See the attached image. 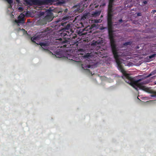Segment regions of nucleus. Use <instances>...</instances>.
Instances as JSON below:
<instances>
[{
  "label": "nucleus",
  "mask_w": 156,
  "mask_h": 156,
  "mask_svg": "<svg viewBox=\"0 0 156 156\" xmlns=\"http://www.w3.org/2000/svg\"><path fill=\"white\" fill-rule=\"evenodd\" d=\"M67 23L66 22L63 23L60 20L55 21L52 23L55 27H60L61 25L64 27L58 31L59 36L62 37H59L56 40L55 42L58 43L60 44L59 47L60 48H69V45L68 44H69V41L68 40L75 38L76 37V35L73 36V34L74 31L73 28H72L73 24Z\"/></svg>",
  "instance_id": "obj_1"
},
{
  "label": "nucleus",
  "mask_w": 156,
  "mask_h": 156,
  "mask_svg": "<svg viewBox=\"0 0 156 156\" xmlns=\"http://www.w3.org/2000/svg\"><path fill=\"white\" fill-rule=\"evenodd\" d=\"M108 30L109 38L110 40V44L112 52L117 63V66H118L123 63V60L120 58V55L118 54L117 45L115 43L113 34V29H109Z\"/></svg>",
  "instance_id": "obj_2"
},
{
  "label": "nucleus",
  "mask_w": 156,
  "mask_h": 156,
  "mask_svg": "<svg viewBox=\"0 0 156 156\" xmlns=\"http://www.w3.org/2000/svg\"><path fill=\"white\" fill-rule=\"evenodd\" d=\"M108 30L109 38L110 40V44L112 52L117 63V66H118L123 63V60L120 58V55L118 54L117 45L115 43L113 34V29H109Z\"/></svg>",
  "instance_id": "obj_3"
},
{
  "label": "nucleus",
  "mask_w": 156,
  "mask_h": 156,
  "mask_svg": "<svg viewBox=\"0 0 156 156\" xmlns=\"http://www.w3.org/2000/svg\"><path fill=\"white\" fill-rule=\"evenodd\" d=\"M117 67L119 70L122 73L123 76H122V78L125 81L136 90H138V87L139 88V85L140 84V83L139 82L142 80V79L135 80L133 78L130 76L129 74L125 72L122 64L117 66Z\"/></svg>",
  "instance_id": "obj_4"
},
{
  "label": "nucleus",
  "mask_w": 156,
  "mask_h": 156,
  "mask_svg": "<svg viewBox=\"0 0 156 156\" xmlns=\"http://www.w3.org/2000/svg\"><path fill=\"white\" fill-rule=\"evenodd\" d=\"M53 19L52 14L51 13H50L44 18L39 20L38 21V23L41 25H45L47 24V22L51 21Z\"/></svg>",
  "instance_id": "obj_5"
},
{
  "label": "nucleus",
  "mask_w": 156,
  "mask_h": 156,
  "mask_svg": "<svg viewBox=\"0 0 156 156\" xmlns=\"http://www.w3.org/2000/svg\"><path fill=\"white\" fill-rule=\"evenodd\" d=\"M143 84L140 83V84H139V88L144 91H146L147 92H149L150 93L152 94L151 95V97H156V92L154 91L153 90H151L149 88L146 87L145 86L143 85Z\"/></svg>",
  "instance_id": "obj_6"
},
{
  "label": "nucleus",
  "mask_w": 156,
  "mask_h": 156,
  "mask_svg": "<svg viewBox=\"0 0 156 156\" xmlns=\"http://www.w3.org/2000/svg\"><path fill=\"white\" fill-rule=\"evenodd\" d=\"M18 20H15V22L18 24H23L25 23L24 17L22 16H19L18 17Z\"/></svg>",
  "instance_id": "obj_7"
},
{
  "label": "nucleus",
  "mask_w": 156,
  "mask_h": 156,
  "mask_svg": "<svg viewBox=\"0 0 156 156\" xmlns=\"http://www.w3.org/2000/svg\"><path fill=\"white\" fill-rule=\"evenodd\" d=\"M108 29H113L112 19H107Z\"/></svg>",
  "instance_id": "obj_8"
},
{
  "label": "nucleus",
  "mask_w": 156,
  "mask_h": 156,
  "mask_svg": "<svg viewBox=\"0 0 156 156\" xmlns=\"http://www.w3.org/2000/svg\"><path fill=\"white\" fill-rule=\"evenodd\" d=\"M51 30V28L48 27L45 29H44L41 31V32L43 33L47 32V33L48 34L50 32L49 31Z\"/></svg>",
  "instance_id": "obj_9"
},
{
  "label": "nucleus",
  "mask_w": 156,
  "mask_h": 156,
  "mask_svg": "<svg viewBox=\"0 0 156 156\" xmlns=\"http://www.w3.org/2000/svg\"><path fill=\"white\" fill-rule=\"evenodd\" d=\"M39 1L38 0H25V2L28 4H30V2H32L35 3L37 4V2H39Z\"/></svg>",
  "instance_id": "obj_10"
},
{
  "label": "nucleus",
  "mask_w": 156,
  "mask_h": 156,
  "mask_svg": "<svg viewBox=\"0 0 156 156\" xmlns=\"http://www.w3.org/2000/svg\"><path fill=\"white\" fill-rule=\"evenodd\" d=\"M39 45L41 46L43 48H47V47L48 46V44L47 43H40L39 44Z\"/></svg>",
  "instance_id": "obj_11"
},
{
  "label": "nucleus",
  "mask_w": 156,
  "mask_h": 156,
  "mask_svg": "<svg viewBox=\"0 0 156 156\" xmlns=\"http://www.w3.org/2000/svg\"><path fill=\"white\" fill-rule=\"evenodd\" d=\"M98 6L99 5H98L96 4H92L90 5V6L91 9H93L94 8H98Z\"/></svg>",
  "instance_id": "obj_12"
},
{
  "label": "nucleus",
  "mask_w": 156,
  "mask_h": 156,
  "mask_svg": "<svg viewBox=\"0 0 156 156\" xmlns=\"http://www.w3.org/2000/svg\"><path fill=\"white\" fill-rule=\"evenodd\" d=\"M112 13H108L107 19H112Z\"/></svg>",
  "instance_id": "obj_13"
},
{
  "label": "nucleus",
  "mask_w": 156,
  "mask_h": 156,
  "mask_svg": "<svg viewBox=\"0 0 156 156\" xmlns=\"http://www.w3.org/2000/svg\"><path fill=\"white\" fill-rule=\"evenodd\" d=\"M38 38L37 36L36 37H33L31 38V40L32 42H35L34 41L38 40Z\"/></svg>",
  "instance_id": "obj_14"
},
{
  "label": "nucleus",
  "mask_w": 156,
  "mask_h": 156,
  "mask_svg": "<svg viewBox=\"0 0 156 156\" xmlns=\"http://www.w3.org/2000/svg\"><path fill=\"white\" fill-rule=\"evenodd\" d=\"M113 12L112 8H108V13H112Z\"/></svg>",
  "instance_id": "obj_15"
},
{
  "label": "nucleus",
  "mask_w": 156,
  "mask_h": 156,
  "mask_svg": "<svg viewBox=\"0 0 156 156\" xmlns=\"http://www.w3.org/2000/svg\"><path fill=\"white\" fill-rule=\"evenodd\" d=\"M131 44V42H125L123 44V45L124 46H126L129 45Z\"/></svg>",
  "instance_id": "obj_16"
},
{
  "label": "nucleus",
  "mask_w": 156,
  "mask_h": 156,
  "mask_svg": "<svg viewBox=\"0 0 156 156\" xmlns=\"http://www.w3.org/2000/svg\"><path fill=\"white\" fill-rule=\"evenodd\" d=\"M156 55V54H153L149 56V58L150 59L152 58H153L155 57Z\"/></svg>",
  "instance_id": "obj_17"
},
{
  "label": "nucleus",
  "mask_w": 156,
  "mask_h": 156,
  "mask_svg": "<svg viewBox=\"0 0 156 156\" xmlns=\"http://www.w3.org/2000/svg\"><path fill=\"white\" fill-rule=\"evenodd\" d=\"M113 3H110L109 2V5H108V8H112Z\"/></svg>",
  "instance_id": "obj_18"
},
{
  "label": "nucleus",
  "mask_w": 156,
  "mask_h": 156,
  "mask_svg": "<svg viewBox=\"0 0 156 156\" xmlns=\"http://www.w3.org/2000/svg\"><path fill=\"white\" fill-rule=\"evenodd\" d=\"M9 4H11L13 3L12 0H6Z\"/></svg>",
  "instance_id": "obj_19"
},
{
  "label": "nucleus",
  "mask_w": 156,
  "mask_h": 156,
  "mask_svg": "<svg viewBox=\"0 0 156 156\" xmlns=\"http://www.w3.org/2000/svg\"><path fill=\"white\" fill-rule=\"evenodd\" d=\"M18 9L21 11H22L23 10V8L22 7H20L18 8Z\"/></svg>",
  "instance_id": "obj_20"
},
{
  "label": "nucleus",
  "mask_w": 156,
  "mask_h": 156,
  "mask_svg": "<svg viewBox=\"0 0 156 156\" xmlns=\"http://www.w3.org/2000/svg\"><path fill=\"white\" fill-rule=\"evenodd\" d=\"M100 13V12H95L94 13V14L96 15H99Z\"/></svg>",
  "instance_id": "obj_21"
},
{
  "label": "nucleus",
  "mask_w": 156,
  "mask_h": 156,
  "mask_svg": "<svg viewBox=\"0 0 156 156\" xmlns=\"http://www.w3.org/2000/svg\"><path fill=\"white\" fill-rule=\"evenodd\" d=\"M114 1V0H109V2L113 3Z\"/></svg>",
  "instance_id": "obj_22"
},
{
  "label": "nucleus",
  "mask_w": 156,
  "mask_h": 156,
  "mask_svg": "<svg viewBox=\"0 0 156 156\" xmlns=\"http://www.w3.org/2000/svg\"><path fill=\"white\" fill-rule=\"evenodd\" d=\"M143 2L144 3V4H146L147 3V1H143Z\"/></svg>",
  "instance_id": "obj_23"
},
{
  "label": "nucleus",
  "mask_w": 156,
  "mask_h": 156,
  "mask_svg": "<svg viewBox=\"0 0 156 156\" xmlns=\"http://www.w3.org/2000/svg\"><path fill=\"white\" fill-rule=\"evenodd\" d=\"M122 21H123L121 19L119 20V23L121 22H122Z\"/></svg>",
  "instance_id": "obj_24"
},
{
  "label": "nucleus",
  "mask_w": 156,
  "mask_h": 156,
  "mask_svg": "<svg viewBox=\"0 0 156 156\" xmlns=\"http://www.w3.org/2000/svg\"><path fill=\"white\" fill-rule=\"evenodd\" d=\"M137 15L138 16H141V13H139L137 14Z\"/></svg>",
  "instance_id": "obj_25"
},
{
  "label": "nucleus",
  "mask_w": 156,
  "mask_h": 156,
  "mask_svg": "<svg viewBox=\"0 0 156 156\" xmlns=\"http://www.w3.org/2000/svg\"><path fill=\"white\" fill-rule=\"evenodd\" d=\"M153 11L154 13L156 12V10H154Z\"/></svg>",
  "instance_id": "obj_26"
},
{
  "label": "nucleus",
  "mask_w": 156,
  "mask_h": 156,
  "mask_svg": "<svg viewBox=\"0 0 156 156\" xmlns=\"http://www.w3.org/2000/svg\"><path fill=\"white\" fill-rule=\"evenodd\" d=\"M87 68H90V66L88 65V66H87Z\"/></svg>",
  "instance_id": "obj_27"
},
{
  "label": "nucleus",
  "mask_w": 156,
  "mask_h": 156,
  "mask_svg": "<svg viewBox=\"0 0 156 156\" xmlns=\"http://www.w3.org/2000/svg\"><path fill=\"white\" fill-rule=\"evenodd\" d=\"M22 30L23 31H25V30L24 29H23V28H22Z\"/></svg>",
  "instance_id": "obj_28"
},
{
  "label": "nucleus",
  "mask_w": 156,
  "mask_h": 156,
  "mask_svg": "<svg viewBox=\"0 0 156 156\" xmlns=\"http://www.w3.org/2000/svg\"><path fill=\"white\" fill-rule=\"evenodd\" d=\"M151 73L150 74H149V75L148 76V77H150V76H151Z\"/></svg>",
  "instance_id": "obj_29"
},
{
  "label": "nucleus",
  "mask_w": 156,
  "mask_h": 156,
  "mask_svg": "<svg viewBox=\"0 0 156 156\" xmlns=\"http://www.w3.org/2000/svg\"><path fill=\"white\" fill-rule=\"evenodd\" d=\"M56 55H58V53H56Z\"/></svg>",
  "instance_id": "obj_30"
},
{
  "label": "nucleus",
  "mask_w": 156,
  "mask_h": 156,
  "mask_svg": "<svg viewBox=\"0 0 156 156\" xmlns=\"http://www.w3.org/2000/svg\"><path fill=\"white\" fill-rule=\"evenodd\" d=\"M85 1H87V0H85Z\"/></svg>",
  "instance_id": "obj_31"
}]
</instances>
